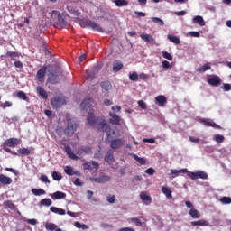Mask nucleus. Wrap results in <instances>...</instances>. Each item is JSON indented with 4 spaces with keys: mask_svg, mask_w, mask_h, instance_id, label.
<instances>
[{
    "mask_svg": "<svg viewBox=\"0 0 231 231\" xmlns=\"http://www.w3.org/2000/svg\"><path fill=\"white\" fill-rule=\"evenodd\" d=\"M87 122L90 125V127H97L98 131H102V133H106L107 138L111 136V125L106 123V118L103 116H99L97 118L95 116V113L88 112L87 116Z\"/></svg>",
    "mask_w": 231,
    "mask_h": 231,
    "instance_id": "obj_1",
    "label": "nucleus"
},
{
    "mask_svg": "<svg viewBox=\"0 0 231 231\" xmlns=\"http://www.w3.org/2000/svg\"><path fill=\"white\" fill-rule=\"evenodd\" d=\"M171 173L174 176H180V174H187L192 181H196V180H208V174L205 172L204 171H198L196 172L193 171H188L187 169H181V170H171Z\"/></svg>",
    "mask_w": 231,
    "mask_h": 231,
    "instance_id": "obj_2",
    "label": "nucleus"
},
{
    "mask_svg": "<svg viewBox=\"0 0 231 231\" xmlns=\"http://www.w3.org/2000/svg\"><path fill=\"white\" fill-rule=\"evenodd\" d=\"M17 145H19V139L13 137V138H9L7 140H5L3 144H2V149L4 151H5V152H8L9 154H13L14 156H17V152L12 151L10 148L8 147H17Z\"/></svg>",
    "mask_w": 231,
    "mask_h": 231,
    "instance_id": "obj_3",
    "label": "nucleus"
},
{
    "mask_svg": "<svg viewBox=\"0 0 231 231\" xmlns=\"http://www.w3.org/2000/svg\"><path fill=\"white\" fill-rule=\"evenodd\" d=\"M79 24L82 28H92L94 32H100L101 33L102 32H104V29H102L100 25H98L97 23L89 19H80L79 20Z\"/></svg>",
    "mask_w": 231,
    "mask_h": 231,
    "instance_id": "obj_4",
    "label": "nucleus"
},
{
    "mask_svg": "<svg viewBox=\"0 0 231 231\" xmlns=\"http://www.w3.org/2000/svg\"><path fill=\"white\" fill-rule=\"evenodd\" d=\"M65 104L66 97L62 95L53 97L51 101V106H52L53 109H59V107H62Z\"/></svg>",
    "mask_w": 231,
    "mask_h": 231,
    "instance_id": "obj_5",
    "label": "nucleus"
},
{
    "mask_svg": "<svg viewBox=\"0 0 231 231\" xmlns=\"http://www.w3.org/2000/svg\"><path fill=\"white\" fill-rule=\"evenodd\" d=\"M50 14H51V17H53V15H58V26L60 28L64 29L68 26V23L66 22L64 15L62 14H60L59 11L54 10V11H51Z\"/></svg>",
    "mask_w": 231,
    "mask_h": 231,
    "instance_id": "obj_6",
    "label": "nucleus"
},
{
    "mask_svg": "<svg viewBox=\"0 0 231 231\" xmlns=\"http://www.w3.org/2000/svg\"><path fill=\"white\" fill-rule=\"evenodd\" d=\"M75 131H77V124L68 123V125L64 130V133L65 134H67V136H73V134H75Z\"/></svg>",
    "mask_w": 231,
    "mask_h": 231,
    "instance_id": "obj_7",
    "label": "nucleus"
},
{
    "mask_svg": "<svg viewBox=\"0 0 231 231\" xmlns=\"http://www.w3.org/2000/svg\"><path fill=\"white\" fill-rule=\"evenodd\" d=\"M201 124H203L206 127H213L214 129H221V126L216 122L212 121V119H201Z\"/></svg>",
    "mask_w": 231,
    "mask_h": 231,
    "instance_id": "obj_8",
    "label": "nucleus"
},
{
    "mask_svg": "<svg viewBox=\"0 0 231 231\" xmlns=\"http://www.w3.org/2000/svg\"><path fill=\"white\" fill-rule=\"evenodd\" d=\"M208 84L217 88L221 84V78H219V76H212L208 79Z\"/></svg>",
    "mask_w": 231,
    "mask_h": 231,
    "instance_id": "obj_9",
    "label": "nucleus"
},
{
    "mask_svg": "<svg viewBox=\"0 0 231 231\" xmlns=\"http://www.w3.org/2000/svg\"><path fill=\"white\" fill-rule=\"evenodd\" d=\"M105 162L108 163L109 165H112V163H115V152L113 150H109L105 156Z\"/></svg>",
    "mask_w": 231,
    "mask_h": 231,
    "instance_id": "obj_10",
    "label": "nucleus"
},
{
    "mask_svg": "<svg viewBox=\"0 0 231 231\" xmlns=\"http://www.w3.org/2000/svg\"><path fill=\"white\" fill-rule=\"evenodd\" d=\"M125 142L122 139H114L111 141L110 147L112 149H120L124 145Z\"/></svg>",
    "mask_w": 231,
    "mask_h": 231,
    "instance_id": "obj_11",
    "label": "nucleus"
},
{
    "mask_svg": "<svg viewBox=\"0 0 231 231\" xmlns=\"http://www.w3.org/2000/svg\"><path fill=\"white\" fill-rule=\"evenodd\" d=\"M140 199L142 201H145V205H151L152 203V198H151V196H149L146 192H141Z\"/></svg>",
    "mask_w": 231,
    "mask_h": 231,
    "instance_id": "obj_12",
    "label": "nucleus"
},
{
    "mask_svg": "<svg viewBox=\"0 0 231 231\" xmlns=\"http://www.w3.org/2000/svg\"><path fill=\"white\" fill-rule=\"evenodd\" d=\"M92 180H94L96 183H107V181H111V177L103 175L98 178H94Z\"/></svg>",
    "mask_w": 231,
    "mask_h": 231,
    "instance_id": "obj_13",
    "label": "nucleus"
},
{
    "mask_svg": "<svg viewBox=\"0 0 231 231\" xmlns=\"http://www.w3.org/2000/svg\"><path fill=\"white\" fill-rule=\"evenodd\" d=\"M51 199H64L66 198V193L62 191H56L50 194Z\"/></svg>",
    "mask_w": 231,
    "mask_h": 231,
    "instance_id": "obj_14",
    "label": "nucleus"
},
{
    "mask_svg": "<svg viewBox=\"0 0 231 231\" xmlns=\"http://www.w3.org/2000/svg\"><path fill=\"white\" fill-rule=\"evenodd\" d=\"M12 178L7 177L6 175L0 174V183L1 185H12Z\"/></svg>",
    "mask_w": 231,
    "mask_h": 231,
    "instance_id": "obj_15",
    "label": "nucleus"
},
{
    "mask_svg": "<svg viewBox=\"0 0 231 231\" xmlns=\"http://www.w3.org/2000/svg\"><path fill=\"white\" fill-rule=\"evenodd\" d=\"M140 37L144 41V42H149L150 44H154L156 42V40H154L150 34H140Z\"/></svg>",
    "mask_w": 231,
    "mask_h": 231,
    "instance_id": "obj_16",
    "label": "nucleus"
},
{
    "mask_svg": "<svg viewBox=\"0 0 231 231\" xmlns=\"http://www.w3.org/2000/svg\"><path fill=\"white\" fill-rule=\"evenodd\" d=\"M46 67H42L37 72V78L40 82L44 80V77H46Z\"/></svg>",
    "mask_w": 231,
    "mask_h": 231,
    "instance_id": "obj_17",
    "label": "nucleus"
},
{
    "mask_svg": "<svg viewBox=\"0 0 231 231\" xmlns=\"http://www.w3.org/2000/svg\"><path fill=\"white\" fill-rule=\"evenodd\" d=\"M36 91H37L39 97H42V98L48 100V92H46V90H44V88L42 87L38 86L36 88Z\"/></svg>",
    "mask_w": 231,
    "mask_h": 231,
    "instance_id": "obj_18",
    "label": "nucleus"
},
{
    "mask_svg": "<svg viewBox=\"0 0 231 231\" xmlns=\"http://www.w3.org/2000/svg\"><path fill=\"white\" fill-rule=\"evenodd\" d=\"M155 102L156 104H158V106H160L161 107H163L165 104H167V97H165V96H158L155 98Z\"/></svg>",
    "mask_w": 231,
    "mask_h": 231,
    "instance_id": "obj_19",
    "label": "nucleus"
},
{
    "mask_svg": "<svg viewBox=\"0 0 231 231\" xmlns=\"http://www.w3.org/2000/svg\"><path fill=\"white\" fill-rule=\"evenodd\" d=\"M109 115L112 117L109 120L110 124H113L114 125H120V116L112 113H110Z\"/></svg>",
    "mask_w": 231,
    "mask_h": 231,
    "instance_id": "obj_20",
    "label": "nucleus"
},
{
    "mask_svg": "<svg viewBox=\"0 0 231 231\" xmlns=\"http://www.w3.org/2000/svg\"><path fill=\"white\" fill-rule=\"evenodd\" d=\"M65 152H67L69 158H71V160H79V157H77V155L73 153V151L71 150V146L66 145Z\"/></svg>",
    "mask_w": 231,
    "mask_h": 231,
    "instance_id": "obj_21",
    "label": "nucleus"
},
{
    "mask_svg": "<svg viewBox=\"0 0 231 231\" xmlns=\"http://www.w3.org/2000/svg\"><path fill=\"white\" fill-rule=\"evenodd\" d=\"M189 214L192 219H199V217H201V213H199V211H198L196 208H191L189 211Z\"/></svg>",
    "mask_w": 231,
    "mask_h": 231,
    "instance_id": "obj_22",
    "label": "nucleus"
},
{
    "mask_svg": "<svg viewBox=\"0 0 231 231\" xmlns=\"http://www.w3.org/2000/svg\"><path fill=\"white\" fill-rule=\"evenodd\" d=\"M51 212H53L54 214H59V216H65L66 215V210L62 208H59L57 207H51L50 208Z\"/></svg>",
    "mask_w": 231,
    "mask_h": 231,
    "instance_id": "obj_23",
    "label": "nucleus"
},
{
    "mask_svg": "<svg viewBox=\"0 0 231 231\" xmlns=\"http://www.w3.org/2000/svg\"><path fill=\"white\" fill-rule=\"evenodd\" d=\"M192 226H208V221L202 219L199 221H192L191 222Z\"/></svg>",
    "mask_w": 231,
    "mask_h": 231,
    "instance_id": "obj_24",
    "label": "nucleus"
},
{
    "mask_svg": "<svg viewBox=\"0 0 231 231\" xmlns=\"http://www.w3.org/2000/svg\"><path fill=\"white\" fill-rule=\"evenodd\" d=\"M162 192L164 193L168 199H172V191L169 189V187L163 186L162 188Z\"/></svg>",
    "mask_w": 231,
    "mask_h": 231,
    "instance_id": "obj_25",
    "label": "nucleus"
},
{
    "mask_svg": "<svg viewBox=\"0 0 231 231\" xmlns=\"http://www.w3.org/2000/svg\"><path fill=\"white\" fill-rule=\"evenodd\" d=\"M67 10L68 12H69V14H71L72 15H75L76 17H79V15H80V12L79 11V9L71 5L67 6Z\"/></svg>",
    "mask_w": 231,
    "mask_h": 231,
    "instance_id": "obj_26",
    "label": "nucleus"
},
{
    "mask_svg": "<svg viewBox=\"0 0 231 231\" xmlns=\"http://www.w3.org/2000/svg\"><path fill=\"white\" fill-rule=\"evenodd\" d=\"M93 102L92 98H85L81 103V107L83 109H88L91 106V103Z\"/></svg>",
    "mask_w": 231,
    "mask_h": 231,
    "instance_id": "obj_27",
    "label": "nucleus"
},
{
    "mask_svg": "<svg viewBox=\"0 0 231 231\" xmlns=\"http://www.w3.org/2000/svg\"><path fill=\"white\" fill-rule=\"evenodd\" d=\"M122 68H124V64L121 61L114 62L113 71L118 72V71H120V69H122Z\"/></svg>",
    "mask_w": 231,
    "mask_h": 231,
    "instance_id": "obj_28",
    "label": "nucleus"
},
{
    "mask_svg": "<svg viewBox=\"0 0 231 231\" xmlns=\"http://www.w3.org/2000/svg\"><path fill=\"white\" fill-rule=\"evenodd\" d=\"M6 56L11 59V60H15L16 59H19V53L16 51H7Z\"/></svg>",
    "mask_w": 231,
    "mask_h": 231,
    "instance_id": "obj_29",
    "label": "nucleus"
},
{
    "mask_svg": "<svg viewBox=\"0 0 231 231\" xmlns=\"http://www.w3.org/2000/svg\"><path fill=\"white\" fill-rule=\"evenodd\" d=\"M32 192L34 196H44L46 194V190L42 189H32Z\"/></svg>",
    "mask_w": 231,
    "mask_h": 231,
    "instance_id": "obj_30",
    "label": "nucleus"
},
{
    "mask_svg": "<svg viewBox=\"0 0 231 231\" xmlns=\"http://www.w3.org/2000/svg\"><path fill=\"white\" fill-rule=\"evenodd\" d=\"M194 23H197V24H199V26H205V20L202 18V16L197 15L193 18Z\"/></svg>",
    "mask_w": 231,
    "mask_h": 231,
    "instance_id": "obj_31",
    "label": "nucleus"
},
{
    "mask_svg": "<svg viewBox=\"0 0 231 231\" xmlns=\"http://www.w3.org/2000/svg\"><path fill=\"white\" fill-rule=\"evenodd\" d=\"M114 3L116 6L118 7L127 6V5H129V2L127 0H114Z\"/></svg>",
    "mask_w": 231,
    "mask_h": 231,
    "instance_id": "obj_32",
    "label": "nucleus"
},
{
    "mask_svg": "<svg viewBox=\"0 0 231 231\" xmlns=\"http://www.w3.org/2000/svg\"><path fill=\"white\" fill-rule=\"evenodd\" d=\"M18 152L23 156H30V154H32V151H30L28 148H20L18 149Z\"/></svg>",
    "mask_w": 231,
    "mask_h": 231,
    "instance_id": "obj_33",
    "label": "nucleus"
},
{
    "mask_svg": "<svg viewBox=\"0 0 231 231\" xmlns=\"http://www.w3.org/2000/svg\"><path fill=\"white\" fill-rule=\"evenodd\" d=\"M45 229L48 231H55L57 230V225L53 223L47 222L45 223Z\"/></svg>",
    "mask_w": 231,
    "mask_h": 231,
    "instance_id": "obj_34",
    "label": "nucleus"
},
{
    "mask_svg": "<svg viewBox=\"0 0 231 231\" xmlns=\"http://www.w3.org/2000/svg\"><path fill=\"white\" fill-rule=\"evenodd\" d=\"M4 205L5 207H7V208H10V210H15V208H17L15 204H14V202H12L11 200L5 201Z\"/></svg>",
    "mask_w": 231,
    "mask_h": 231,
    "instance_id": "obj_35",
    "label": "nucleus"
},
{
    "mask_svg": "<svg viewBox=\"0 0 231 231\" xmlns=\"http://www.w3.org/2000/svg\"><path fill=\"white\" fill-rule=\"evenodd\" d=\"M93 79H95V70L88 69L87 70V80H93Z\"/></svg>",
    "mask_w": 231,
    "mask_h": 231,
    "instance_id": "obj_36",
    "label": "nucleus"
},
{
    "mask_svg": "<svg viewBox=\"0 0 231 231\" xmlns=\"http://www.w3.org/2000/svg\"><path fill=\"white\" fill-rule=\"evenodd\" d=\"M16 97H18V98H21V100H24L25 102H28V100H30V98L28 97V96H26V93L23 92V91H19L16 94Z\"/></svg>",
    "mask_w": 231,
    "mask_h": 231,
    "instance_id": "obj_37",
    "label": "nucleus"
},
{
    "mask_svg": "<svg viewBox=\"0 0 231 231\" xmlns=\"http://www.w3.org/2000/svg\"><path fill=\"white\" fill-rule=\"evenodd\" d=\"M74 226H76V228H82V230H88L89 229V226L86 225V224H80V222L76 221L74 223Z\"/></svg>",
    "mask_w": 231,
    "mask_h": 231,
    "instance_id": "obj_38",
    "label": "nucleus"
},
{
    "mask_svg": "<svg viewBox=\"0 0 231 231\" xmlns=\"http://www.w3.org/2000/svg\"><path fill=\"white\" fill-rule=\"evenodd\" d=\"M41 205L43 207H51V204L53 203L51 201V199H43L40 201Z\"/></svg>",
    "mask_w": 231,
    "mask_h": 231,
    "instance_id": "obj_39",
    "label": "nucleus"
},
{
    "mask_svg": "<svg viewBox=\"0 0 231 231\" xmlns=\"http://www.w3.org/2000/svg\"><path fill=\"white\" fill-rule=\"evenodd\" d=\"M213 140H215L217 143H223V142H225V136L221 134H215Z\"/></svg>",
    "mask_w": 231,
    "mask_h": 231,
    "instance_id": "obj_40",
    "label": "nucleus"
},
{
    "mask_svg": "<svg viewBox=\"0 0 231 231\" xmlns=\"http://www.w3.org/2000/svg\"><path fill=\"white\" fill-rule=\"evenodd\" d=\"M152 23H154L155 24H159V26H163L165 24V22H163L162 20V18H158V17H152Z\"/></svg>",
    "mask_w": 231,
    "mask_h": 231,
    "instance_id": "obj_41",
    "label": "nucleus"
},
{
    "mask_svg": "<svg viewBox=\"0 0 231 231\" xmlns=\"http://www.w3.org/2000/svg\"><path fill=\"white\" fill-rule=\"evenodd\" d=\"M168 39L169 41H171V42H173V44H180V38L174 36V35H168Z\"/></svg>",
    "mask_w": 231,
    "mask_h": 231,
    "instance_id": "obj_42",
    "label": "nucleus"
},
{
    "mask_svg": "<svg viewBox=\"0 0 231 231\" xmlns=\"http://www.w3.org/2000/svg\"><path fill=\"white\" fill-rule=\"evenodd\" d=\"M219 201L222 202L223 205H230L231 198L230 197H221Z\"/></svg>",
    "mask_w": 231,
    "mask_h": 231,
    "instance_id": "obj_43",
    "label": "nucleus"
},
{
    "mask_svg": "<svg viewBox=\"0 0 231 231\" xmlns=\"http://www.w3.org/2000/svg\"><path fill=\"white\" fill-rule=\"evenodd\" d=\"M52 176V180H54V181H60V180H62V175L59 174V172L57 171H53L51 173Z\"/></svg>",
    "mask_w": 231,
    "mask_h": 231,
    "instance_id": "obj_44",
    "label": "nucleus"
},
{
    "mask_svg": "<svg viewBox=\"0 0 231 231\" xmlns=\"http://www.w3.org/2000/svg\"><path fill=\"white\" fill-rule=\"evenodd\" d=\"M49 82L51 84H59V79H57V76H55V74H51L49 76Z\"/></svg>",
    "mask_w": 231,
    "mask_h": 231,
    "instance_id": "obj_45",
    "label": "nucleus"
},
{
    "mask_svg": "<svg viewBox=\"0 0 231 231\" xmlns=\"http://www.w3.org/2000/svg\"><path fill=\"white\" fill-rule=\"evenodd\" d=\"M210 68H211L210 65L205 64L203 67L198 69L197 71H199V73H205V71H208Z\"/></svg>",
    "mask_w": 231,
    "mask_h": 231,
    "instance_id": "obj_46",
    "label": "nucleus"
},
{
    "mask_svg": "<svg viewBox=\"0 0 231 231\" xmlns=\"http://www.w3.org/2000/svg\"><path fill=\"white\" fill-rule=\"evenodd\" d=\"M80 151L82 152H85V154H91L93 152V151H91V147H89V146L81 147Z\"/></svg>",
    "mask_w": 231,
    "mask_h": 231,
    "instance_id": "obj_47",
    "label": "nucleus"
},
{
    "mask_svg": "<svg viewBox=\"0 0 231 231\" xmlns=\"http://www.w3.org/2000/svg\"><path fill=\"white\" fill-rule=\"evenodd\" d=\"M65 173H67L68 176H73V168H71V166H66Z\"/></svg>",
    "mask_w": 231,
    "mask_h": 231,
    "instance_id": "obj_48",
    "label": "nucleus"
},
{
    "mask_svg": "<svg viewBox=\"0 0 231 231\" xmlns=\"http://www.w3.org/2000/svg\"><path fill=\"white\" fill-rule=\"evenodd\" d=\"M162 57L163 59H167V60H172V55L165 51H162Z\"/></svg>",
    "mask_w": 231,
    "mask_h": 231,
    "instance_id": "obj_49",
    "label": "nucleus"
},
{
    "mask_svg": "<svg viewBox=\"0 0 231 231\" xmlns=\"http://www.w3.org/2000/svg\"><path fill=\"white\" fill-rule=\"evenodd\" d=\"M129 79H130V80H133V82H136V80H138V73L134 72V73L130 74Z\"/></svg>",
    "mask_w": 231,
    "mask_h": 231,
    "instance_id": "obj_50",
    "label": "nucleus"
},
{
    "mask_svg": "<svg viewBox=\"0 0 231 231\" xmlns=\"http://www.w3.org/2000/svg\"><path fill=\"white\" fill-rule=\"evenodd\" d=\"M83 168L85 171H91L93 168L91 167V163L89 162H86L83 163Z\"/></svg>",
    "mask_w": 231,
    "mask_h": 231,
    "instance_id": "obj_51",
    "label": "nucleus"
},
{
    "mask_svg": "<svg viewBox=\"0 0 231 231\" xmlns=\"http://www.w3.org/2000/svg\"><path fill=\"white\" fill-rule=\"evenodd\" d=\"M138 106L141 109H147V104L143 100H139Z\"/></svg>",
    "mask_w": 231,
    "mask_h": 231,
    "instance_id": "obj_52",
    "label": "nucleus"
},
{
    "mask_svg": "<svg viewBox=\"0 0 231 231\" xmlns=\"http://www.w3.org/2000/svg\"><path fill=\"white\" fill-rule=\"evenodd\" d=\"M155 172L156 171L154 170V168H148L147 170H145V173L149 174V176H152Z\"/></svg>",
    "mask_w": 231,
    "mask_h": 231,
    "instance_id": "obj_53",
    "label": "nucleus"
},
{
    "mask_svg": "<svg viewBox=\"0 0 231 231\" xmlns=\"http://www.w3.org/2000/svg\"><path fill=\"white\" fill-rule=\"evenodd\" d=\"M40 180L43 183H50V179H48V176L46 175H41Z\"/></svg>",
    "mask_w": 231,
    "mask_h": 231,
    "instance_id": "obj_54",
    "label": "nucleus"
},
{
    "mask_svg": "<svg viewBox=\"0 0 231 231\" xmlns=\"http://www.w3.org/2000/svg\"><path fill=\"white\" fill-rule=\"evenodd\" d=\"M131 221H133V223H135L136 226H142V225H143L142 221L138 218H131Z\"/></svg>",
    "mask_w": 231,
    "mask_h": 231,
    "instance_id": "obj_55",
    "label": "nucleus"
},
{
    "mask_svg": "<svg viewBox=\"0 0 231 231\" xmlns=\"http://www.w3.org/2000/svg\"><path fill=\"white\" fill-rule=\"evenodd\" d=\"M107 201L108 203H111V204L115 203V201H116V196L112 195L110 197H107Z\"/></svg>",
    "mask_w": 231,
    "mask_h": 231,
    "instance_id": "obj_56",
    "label": "nucleus"
},
{
    "mask_svg": "<svg viewBox=\"0 0 231 231\" xmlns=\"http://www.w3.org/2000/svg\"><path fill=\"white\" fill-rule=\"evenodd\" d=\"M162 68H164L165 69H167L171 68V63H169V61H167V60H163V61L162 62Z\"/></svg>",
    "mask_w": 231,
    "mask_h": 231,
    "instance_id": "obj_57",
    "label": "nucleus"
},
{
    "mask_svg": "<svg viewBox=\"0 0 231 231\" xmlns=\"http://www.w3.org/2000/svg\"><path fill=\"white\" fill-rule=\"evenodd\" d=\"M87 57H88V55H86V54L80 55V56L78 58V60H79V64H80L81 62H84V60H86Z\"/></svg>",
    "mask_w": 231,
    "mask_h": 231,
    "instance_id": "obj_58",
    "label": "nucleus"
},
{
    "mask_svg": "<svg viewBox=\"0 0 231 231\" xmlns=\"http://www.w3.org/2000/svg\"><path fill=\"white\" fill-rule=\"evenodd\" d=\"M222 89H223L224 91H230V89H231L230 84L225 83V84L223 85Z\"/></svg>",
    "mask_w": 231,
    "mask_h": 231,
    "instance_id": "obj_59",
    "label": "nucleus"
},
{
    "mask_svg": "<svg viewBox=\"0 0 231 231\" xmlns=\"http://www.w3.org/2000/svg\"><path fill=\"white\" fill-rule=\"evenodd\" d=\"M101 87L104 89H109V88H111V84H109V82H103V83H101Z\"/></svg>",
    "mask_w": 231,
    "mask_h": 231,
    "instance_id": "obj_60",
    "label": "nucleus"
},
{
    "mask_svg": "<svg viewBox=\"0 0 231 231\" xmlns=\"http://www.w3.org/2000/svg\"><path fill=\"white\" fill-rule=\"evenodd\" d=\"M27 223L35 226V225H37V219H28Z\"/></svg>",
    "mask_w": 231,
    "mask_h": 231,
    "instance_id": "obj_61",
    "label": "nucleus"
},
{
    "mask_svg": "<svg viewBox=\"0 0 231 231\" xmlns=\"http://www.w3.org/2000/svg\"><path fill=\"white\" fill-rule=\"evenodd\" d=\"M6 107H12V103L10 101H5L3 105V108H6Z\"/></svg>",
    "mask_w": 231,
    "mask_h": 231,
    "instance_id": "obj_62",
    "label": "nucleus"
},
{
    "mask_svg": "<svg viewBox=\"0 0 231 231\" xmlns=\"http://www.w3.org/2000/svg\"><path fill=\"white\" fill-rule=\"evenodd\" d=\"M190 37H199V32H189Z\"/></svg>",
    "mask_w": 231,
    "mask_h": 231,
    "instance_id": "obj_63",
    "label": "nucleus"
},
{
    "mask_svg": "<svg viewBox=\"0 0 231 231\" xmlns=\"http://www.w3.org/2000/svg\"><path fill=\"white\" fill-rule=\"evenodd\" d=\"M118 231H134V229L131 228V227H123V228L119 229Z\"/></svg>",
    "mask_w": 231,
    "mask_h": 231,
    "instance_id": "obj_64",
    "label": "nucleus"
}]
</instances>
